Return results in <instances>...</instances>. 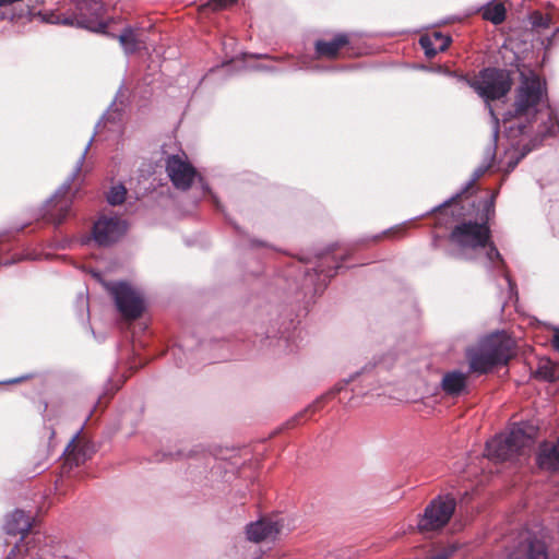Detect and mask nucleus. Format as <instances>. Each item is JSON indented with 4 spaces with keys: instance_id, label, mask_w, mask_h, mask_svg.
<instances>
[{
    "instance_id": "c9c22d12",
    "label": "nucleus",
    "mask_w": 559,
    "mask_h": 559,
    "mask_svg": "<svg viewBox=\"0 0 559 559\" xmlns=\"http://www.w3.org/2000/svg\"><path fill=\"white\" fill-rule=\"evenodd\" d=\"M493 200H490L486 203L487 211H489L490 207H492Z\"/></svg>"
},
{
    "instance_id": "f3484780",
    "label": "nucleus",
    "mask_w": 559,
    "mask_h": 559,
    "mask_svg": "<svg viewBox=\"0 0 559 559\" xmlns=\"http://www.w3.org/2000/svg\"><path fill=\"white\" fill-rule=\"evenodd\" d=\"M537 464L543 469L556 471L559 468V438L556 444L545 442L540 447Z\"/></svg>"
},
{
    "instance_id": "cd10ccee",
    "label": "nucleus",
    "mask_w": 559,
    "mask_h": 559,
    "mask_svg": "<svg viewBox=\"0 0 559 559\" xmlns=\"http://www.w3.org/2000/svg\"><path fill=\"white\" fill-rule=\"evenodd\" d=\"M531 23L534 27L548 28L550 26L551 19L543 15L538 11H535L531 14Z\"/></svg>"
},
{
    "instance_id": "e433bc0d",
    "label": "nucleus",
    "mask_w": 559,
    "mask_h": 559,
    "mask_svg": "<svg viewBox=\"0 0 559 559\" xmlns=\"http://www.w3.org/2000/svg\"><path fill=\"white\" fill-rule=\"evenodd\" d=\"M198 84H199V81L197 80V81L193 83V85L191 86V88H195V87L198 86Z\"/></svg>"
},
{
    "instance_id": "9d476101",
    "label": "nucleus",
    "mask_w": 559,
    "mask_h": 559,
    "mask_svg": "<svg viewBox=\"0 0 559 559\" xmlns=\"http://www.w3.org/2000/svg\"><path fill=\"white\" fill-rule=\"evenodd\" d=\"M76 11L79 26L93 32H103L106 28V8L100 0H80L76 3Z\"/></svg>"
},
{
    "instance_id": "412c9836",
    "label": "nucleus",
    "mask_w": 559,
    "mask_h": 559,
    "mask_svg": "<svg viewBox=\"0 0 559 559\" xmlns=\"http://www.w3.org/2000/svg\"><path fill=\"white\" fill-rule=\"evenodd\" d=\"M39 543L40 537L33 538L27 543H24L22 539L21 543L16 544L15 547L11 550L8 559H12L11 556H15V552L20 556V559H35L36 557L43 558L46 555V551L41 548H38Z\"/></svg>"
},
{
    "instance_id": "c85d7f7f",
    "label": "nucleus",
    "mask_w": 559,
    "mask_h": 559,
    "mask_svg": "<svg viewBox=\"0 0 559 559\" xmlns=\"http://www.w3.org/2000/svg\"><path fill=\"white\" fill-rule=\"evenodd\" d=\"M236 2H237V0H210L207 5L212 10H223V9H226L230 5H233Z\"/></svg>"
},
{
    "instance_id": "1a4fd4ad",
    "label": "nucleus",
    "mask_w": 559,
    "mask_h": 559,
    "mask_svg": "<svg viewBox=\"0 0 559 559\" xmlns=\"http://www.w3.org/2000/svg\"><path fill=\"white\" fill-rule=\"evenodd\" d=\"M191 189L192 205L209 192L207 186L204 183L202 176L195 168L177 153V191Z\"/></svg>"
},
{
    "instance_id": "bb28decb",
    "label": "nucleus",
    "mask_w": 559,
    "mask_h": 559,
    "mask_svg": "<svg viewBox=\"0 0 559 559\" xmlns=\"http://www.w3.org/2000/svg\"><path fill=\"white\" fill-rule=\"evenodd\" d=\"M127 194V189L122 183L115 185L107 193V201L111 205H119L123 203Z\"/></svg>"
},
{
    "instance_id": "f8f14e48",
    "label": "nucleus",
    "mask_w": 559,
    "mask_h": 559,
    "mask_svg": "<svg viewBox=\"0 0 559 559\" xmlns=\"http://www.w3.org/2000/svg\"><path fill=\"white\" fill-rule=\"evenodd\" d=\"M283 521L280 519L265 518L247 525V538L254 543L273 540L282 534Z\"/></svg>"
},
{
    "instance_id": "ddd939ff",
    "label": "nucleus",
    "mask_w": 559,
    "mask_h": 559,
    "mask_svg": "<svg viewBox=\"0 0 559 559\" xmlns=\"http://www.w3.org/2000/svg\"><path fill=\"white\" fill-rule=\"evenodd\" d=\"M33 519L22 510H15L8 515L4 530L9 535L21 534L24 537L32 527Z\"/></svg>"
},
{
    "instance_id": "0eeeda50",
    "label": "nucleus",
    "mask_w": 559,
    "mask_h": 559,
    "mask_svg": "<svg viewBox=\"0 0 559 559\" xmlns=\"http://www.w3.org/2000/svg\"><path fill=\"white\" fill-rule=\"evenodd\" d=\"M108 290L114 297L116 307L126 320H136L146 308L143 293L129 282H119L108 285Z\"/></svg>"
},
{
    "instance_id": "a211bd4d",
    "label": "nucleus",
    "mask_w": 559,
    "mask_h": 559,
    "mask_svg": "<svg viewBox=\"0 0 559 559\" xmlns=\"http://www.w3.org/2000/svg\"><path fill=\"white\" fill-rule=\"evenodd\" d=\"M67 460L70 464L79 466L84 463L87 459L91 457L92 450L87 444H81L79 441V435L76 433L68 444L67 449Z\"/></svg>"
},
{
    "instance_id": "4be33fe9",
    "label": "nucleus",
    "mask_w": 559,
    "mask_h": 559,
    "mask_svg": "<svg viewBox=\"0 0 559 559\" xmlns=\"http://www.w3.org/2000/svg\"><path fill=\"white\" fill-rule=\"evenodd\" d=\"M467 376L461 371H451L443 376L442 389L451 395H459L465 391Z\"/></svg>"
},
{
    "instance_id": "c756f323",
    "label": "nucleus",
    "mask_w": 559,
    "mask_h": 559,
    "mask_svg": "<svg viewBox=\"0 0 559 559\" xmlns=\"http://www.w3.org/2000/svg\"><path fill=\"white\" fill-rule=\"evenodd\" d=\"M138 171L141 178L146 179L155 171V167L152 163L143 162Z\"/></svg>"
},
{
    "instance_id": "2eb2a0df",
    "label": "nucleus",
    "mask_w": 559,
    "mask_h": 559,
    "mask_svg": "<svg viewBox=\"0 0 559 559\" xmlns=\"http://www.w3.org/2000/svg\"><path fill=\"white\" fill-rule=\"evenodd\" d=\"M156 156L155 166L165 167L170 181L175 185V142L169 139L160 145Z\"/></svg>"
},
{
    "instance_id": "dca6fc26",
    "label": "nucleus",
    "mask_w": 559,
    "mask_h": 559,
    "mask_svg": "<svg viewBox=\"0 0 559 559\" xmlns=\"http://www.w3.org/2000/svg\"><path fill=\"white\" fill-rule=\"evenodd\" d=\"M348 43V35L337 34L331 40H318L316 43V52L319 57L335 58Z\"/></svg>"
},
{
    "instance_id": "473e14b6",
    "label": "nucleus",
    "mask_w": 559,
    "mask_h": 559,
    "mask_svg": "<svg viewBox=\"0 0 559 559\" xmlns=\"http://www.w3.org/2000/svg\"><path fill=\"white\" fill-rule=\"evenodd\" d=\"M25 379H28V376H25V377H21V378H15V379H10V380H7L4 381L3 383L4 384H14V383H19Z\"/></svg>"
},
{
    "instance_id": "7c9ffc66",
    "label": "nucleus",
    "mask_w": 559,
    "mask_h": 559,
    "mask_svg": "<svg viewBox=\"0 0 559 559\" xmlns=\"http://www.w3.org/2000/svg\"><path fill=\"white\" fill-rule=\"evenodd\" d=\"M313 271H314L316 274H319V275L324 274V277H332L335 274V272H332V271H328L325 273V271L322 269L321 265H319L318 267L313 269Z\"/></svg>"
},
{
    "instance_id": "6e6552de",
    "label": "nucleus",
    "mask_w": 559,
    "mask_h": 559,
    "mask_svg": "<svg viewBox=\"0 0 559 559\" xmlns=\"http://www.w3.org/2000/svg\"><path fill=\"white\" fill-rule=\"evenodd\" d=\"M454 510V498L447 496L433 499L426 507L425 512L418 522L419 531L429 532L440 530L449 522Z\"/></svg>"
},
{
    "instance_id": "4c0bfd02",
    "label": "nucleus",
    "mask_w": 559,
    "mask_h": 559,
    "mask_svg": "<svg viewBox=\"0 0 559 559\" xmlns=\"http://www.w3.org/2000/svg\"><path fill=\"white\" fill-rule=\"evenodd\" d=\"M497 136H498V131H497V129H495L493 130V138H495V140L497 139Z\"/></svg>"
},
{
    "instance_id": "72a5a7b5",
    "label": "nucleus",
    "mask_w": 559,
    "mask_h": 559,
    "mask_svg": "<svg viewBox=\"0 0 559 559\" xmlns=\"http://www.w3.org/2000/svg\"><path fill=\"white\" fill-rule=\"evenodd\" d=\"M504 280H506V282L508 283V286H509L510 292H511V294H512V293H513V289H514V285H513V283L511 282L510 277H509L507 274H504Z\"/></svg>"
},
{
    "instance_id": "7ed1b4c3",
    "label": "nucleus",
    "mask_w": 559,
    "mask_h": 559,
    "mask_svg": "<svg viewBox=\"0 0 559 559\" xmlns=\"http://www.w3.org/2000/svg\"><path fill=\"white\" fill-rule=\"evenodd\" d=\"M513 340L506 332H495L480 338L466 350L469 369L486 373L498 365H506L512 356Z\"/></svg>"
},
{
    "instance_id": "f03ea898",
    "label": "nucleus",
    "mask_w": 559,
    "mask_h": 559,
    "mask_svg": "<svg viewBox=\"0 0 559 559\" xmlns=\"http://www.w3.org/2000/svg\"><path fill=\"white\" fill-rule=\"evenodd\" d=\"M449 240L451 257L478 261L495 270L502 269L503 260L491 241L490 229L486 222H462L452 229Z\"/></svg>"
},
{
    "instance_id": "b1692460",
    "label": "nucleus",
    "mask_w": 559,
    "mask_h": 559,
    "mask_svg": "<svg viewBox=\"0 0 559 559\" xmlns=\"http://www.w3.org/2000/svg\"><path fill=\"white\" fill-rule=\"evenodd\" d=\"M489 164L488 165H485V166H480L478 167L475 171H474V175H473V178L472 180L466 185V187L460 192V193H456L453 198H451L450 200H447L443 204H441L437 210H440L441 213L447 211L448 209H453L452 212L454 213L456 206H457V203L459 201L462 199V197L474 186V182L479 179L485 173L486 170L489 168Z\"/></svg>"
},
{
    "instance_id": "f704fd0d",
    "label": "nucleus",
    "mask_w": 559,
    "mask_h": 559,
    "mask_svg": "<svg viewBox=\"0 0 559 559\" xmlns=\"http://www.w3.org/2000/svg\"><path fill=\"white\" fill-rule=\"evenodd\" d=\"M559 33V27L556 29V32L554 33V35L551 37H549L547 40H548V44L551 43L552 38Z\"/></svg>"
},
{
    "instance_id": "20e7f679",
    "label": "nucleus",
    "mask_w": 559,
    "mask_h": 559,
    "mask_svg": "<svg viewBox=\"0 0 559 559\" xmlns=\"http://www.w3.org/2000/svg\"><path fill=\"white\" fill-rule=\"evenodd\" d=\"M534 429L526 425H513L509 431L498 435L486 444V456L493 461H520L530 455Z\"/></svg>"
},
{
    "instance_id": "39448f33",
    "label": "nucleus",
    "mask_w": 559,
    "mask_h": 559,
    "mask_svg": "<svg viewBox=\"0 0 559 559\" xmlns=\"http://www.w3.org/2000/svg\"><path fill=\"white\" fill-rule=\"evenodd\" d=\"M92 142H93V138L86 144L84 151L82 152L80 158L76 162V165H75L74 170L71 174V176L67 179V181L56 191V193L47 202V215H48L49 219L56 225L61 224L69 212L70 205H71V200H70V198H68V193L70 191L71 183L78 178V176L82 171L88 173L92 169V166L90 164H86L84 166L86 155L92 145Z\"/></svg>"
},
{
    "instance_id": "f257e3e1",
    "label": "nucleus",
    "mask_w": 559,
    "mask_h": 559,
    "mask_svg": "<svg viewBox=\"0 0 559 559\" xmlns=\"http://www.w3.org/2000/svg\"><path fill=\"white\" fill-rule=\"evenodd\" d=\"M504 134L512 152L506 171H511L546 136L559 131V122L547 98L546 83L532 70L520 72L511 107L503 114Z\"/></svg>"
},
{
    "instance_id": "6ab92c4d",
    "label": "nucleus",
    "mask_w": 559,
    "mask_h": 559,
    "mask_svg": "<svg viewBox=\"0 0 559 559\" xmlns=\"http://www.w3.org/2000/svg\"><path fill=\"white\" fill-rule=\"evenodd\" d=\"M384 370L381 366L376 367L374 369H362L359 373L352 376L347 382L354 381L356 377H361L362 382L370 386L368 391L365 393L376 392L380 386L386 383V379L383 377Z\"/></svg>"
},
{
    "instance_id": "ea45409f",
    "label": "nucleus",
    "mask_w": 559,
    "mask_h": 559,
    "mask_svg": "<svg viewBox=\"0 0 559 559\" xmlns=\"http://www.w3.org/2000/svg\"><path fill=\"white\" fill-rule=\"evenodd\" d=\"M176 200H177V202H178L179 200L181 201V200H182V197H180V195L177 193Z\"/></svg>"
},
{
    "instance_id": "9b49d317",
    "label": "nucleus",
    "mask_w": 559,
    "mask_h": 559,
    "mask_svg": "<svg viewBox=\"0 0 559 559\" xmlns=\"http://www.w3.org/2000/svg\"><path fill=\"white\" fill-rule=\"evenodd\" d=\"M127 230V224L118 216H102L93 227L94 240L100 246L117 241Z\"/></svg>"
},
{
    "instance_id": "4468645a",
    "label": "nucleus",
    "mask_w": 559,
    "mask_h": 559,
    "mask_svg": "<svg viewBox=\"0 0 559 559\" xmlns=\"http://www.w3.org/2000/svg\"><path fill=\"white\" fill-rule=\"evenodd\" d=\"M451 43V38L439 32L427 34L420 37L419 44L428 58L435 57L439 51L445 50Z\"/></svg>"
},
{
    "instance_id": "58836bf2",
    "label": "nucleus",
    "mask_w": 559,
    "mask_h": 559,
    "mask_svg": "<svg viewBox=\"0 0 559 559\" xmlns=\"http://www.w3.org/2000/svg\"><path fill=\"white\" fill-rule=\"evenodd\" d=\"M490 114L491 116L495 118V120H498V118L495 116V112L492 111V109L490 108Z\"/></svg>"
},
{
    "instance_id": "a878e982",
    "label": "nucleus",
    "mask_w": 559,
    "mask_h": 559,
    "mask_svg": "<svg viewBox=\"0 0 559 559\" xmlns=\"http://www.w3.org/2000/svg\"><path fill=\"white\" fill-rule=\"evenodd\" d=\"M526 559H548L546 546L543 542L533 539L525 546Z\"/></svg>"
},
{
    "instance_id": "5701e85b",
    "label": "nucleus",
    "mask_w": 559,
    "mask_h": 559,
    "mask_svg": "<svg viewBox=\"0 0 559 559\" xmlns=\"http://www.w3.org/2000/svg\"><path fill=\"white\" fill-rule=\"evenodd\" d=\"M483 17L495 25L501 24L506 19V5L502 0H492L481 9Z\"/></svg>"
},
{
    "instance_id": "393cba45",
    "label": "nucleus",
    "mask_w": 559,
    "mask_h": 559,
    "mask_svg": "<svg viewBox=\"0 0 559 559\" xmlns=\"http://www.w3.org/2000/svg\"><path fill=\"white\" fill-rule=\"evenodd\" d=\"M535 376L545 381H556L559 378V364L543 358L538 362Z\"/></svg>"
},
{
    "instance_id": "aec40b11",
    "label": "nucleus",
    "mask_w": 559,
    "mask_h": 559,
    "mask_svg": "<svg viewBox=\"0 0 559 559\" xmlns=\"http://www.w3.org/2000/svg\"><path fill=\"white\" fill-rule=\"evenodd\" d=\"M126 53H133L144 45V33L140 29L128 27L118 36Z\"/></svg>"
},
{
    "instance_id": "2f4dec72",
    "label": "nucleus",
    "mask_w": 559,
    "mask_h": 559,
    "mask_svg": "<svg viewBox=\"0 0 559 559\" xmlns=\"http://www.w3.org/2000/svg\"><path fill=\"white\" fill-rule=\"evenodd\" d=\"M552 343H554L555 348L559 350V329L555 330Z\"/></svg>"
},
{
    "instance_id": "423d86ee",
    "label": "nucleus",
    "mask_w": 559,
    "mask_h": 559,
    "mask_svg": "<svg viewBox=\"0 0 559 559\" xmlns=\"http://www.w3.org/2000/svg\"><path fill=\"white\" fill-rule=\"evenodd\" d=\"M460 79L473 87L486 102L503 97L511 87L508 73L499 69H485L473 80L465 76H460Z\"/></svg>"
}]
</instances>
